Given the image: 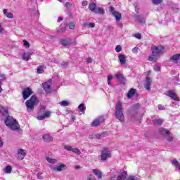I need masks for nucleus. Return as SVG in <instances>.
<instances>
[{
  "label": "nucleus",
  "instance_id": "1",
  "mask_svg": "<svg viewBox=\"0 0 180 180\" xmlns=\"http://www.w3.org/2000/svg\"><path fill=\"white\" fill-rule=\"evenodd\" d=\"M8 107H0V116L1 117H6L4 123L6 126H8L11 130H19V124L16 120L8 115Z\"/></svg>",
  "mask_w": 180,
  "mask_h": 180
},
{
  "label": "nucleus",
  "instance_id": "2",
  "mask_svg": "<svg viewBox=\"0 0 180 180\" xmlns=\"http://www.w3.org/2000/svg\"><path fill=\"white\" fill-rule=\"evenodd\" d=\"M152 54L148 57L149 61H157L158 57L164 54V47L161 46H153L151 48Z\"/></svg>",
  "mask_w": 180,
  "mask_h": 180
},
{
  "label": "nucleus",
  "instance_id": "3",
  "mask_svg": "<svg viewBox=\"0 0 180 180\" xmlns=\"http://www.w3.org/2000/svg\"><path fill=\"white\" fill-rule=\"evenodd\" d=\"M115 117L121 122V123H124V114H123V104L120 101H117L115 103Z\"/></svg>",
  "mask_w": 180,
  "mask_h": 180
},
{
  "label": "nucleus",
  "instance_id": "4",
  "mask_svg": "<svg viewBox=\"0 0 180 180\" xmlns=\"http://www.w3.org/2000/svg\"><path fill=\"white\" fill-rule=\"evenodd\" d=\"M39 103V100L36 96H32L31 98L26 101L25 105L28 112H33L34 106Z\"/></svg>",
  "mask_w": 180,
  "mask_h": 180
},
{
  "label": "nucleus",
  "instance_id": "5",
  "mask_svg": "<svg viewBox=\"0 0 180 180\" xmlns=\"http://www.w3.org/2000/svg\"><path fill=\"white\" fill-rule=\"evenodd\" d=\"M100 157L102 161H106L108 158H112V153L109 151V148H103Z\"/></svg>",
  "mask_w": 180,
  "mask_h": 180
},
{
  "label": "nucleus",
  "instance_id": "6",
  "mask_svg": "<svg viewBox=\"0 0 180 180\" xmlns=\"http://www.w3.org/2000/svg\"><path fill=\"white\" fill-rule=\"evenodd\" d=\"M109 12L115 18V20L119 22L122 19V14L115 10L113 6H110L108 8Z\"/></svg>",
  "mask_w": 180,
  "mask_h": 180
},
{
  "label": "nucleus",
  "instance_id": "7",
  "mask_svg": "<svg viewBox=\"0 0 180 180\" xmlns=\"http://www.w3.org/2000/svg\"><path fill=\"white\" fill-rule=\"evenodd\" d=\"M50 167L53 171H58V172H61V171H65V169H67V165L64 164H60V165L56 167L51 166Z\"/></svg>",
  "mask_w": 180,
  "mask_h": 180
},
{
  "label": "nucleus",
  "instance_id": "8",
  "mask_svg": "<svg viewBox=\"0 0 180 180\" xmlns=\"http://www.w3.org/2000/svg\"><path fill=\"white\" fill-rule=\"evenodd\" d=\"M166 95L167 96H169V98H171V99H173V101H179L178 96H176V94L172 91V90L167 91L166 92Z\"/></svg>",
  "mask_w": 180,
  "mask_h": 180
},
{
  "label": "nucleus",
  "instance_id": "9",
  "mask_svg": "<svg viewBox=\"0 0 180 180\" xmlns=\"http://www.w3.org/2000/svg\"><path fill=\"white\" fill-rule=\"evenodd\" d=\"M32 94H33V91L30 88L24 89V90L22 91L23 99H27V98H29V96H30Z\"/></svg>",
  "mask_w": 180,
  "mask_h": 180
},
{
  "label": "nucleus",
  "instance_id": "10",
  "mask_svg": "<svg viewBox=\"0 0 180 180\" xmlns=\"http://www.w3.org/2000/svg\"><path fill=\"white\" fill-rule=\"evenodd\" d=\"M60 43L64 47H67L68 46H71V39H70V38L60 39Z\"/></svg>",
  "mask_w": 180,
  "mask_h": 180
},
{
  "label": "nucleus",
  "instance_id": "11",
  "mask_svg": "<svg viewBox=\"0 0 180 180\" xmlns=\"http://www.w3.org/2000/svg\"><path fill=\"white\" fill-rule=\"evenodd\" d=\"M26 156V150L23 149H19L18 151V160H23Z\"/></svg>",
  "mask_w": 180,
  "mask_h": 180
},
{
  "label": "nucleus",
  "instance_id": "12",
  "mask_svg": "<svg viewBox=\"0 0 180 180\" xmlns=\"http://www.w3.org/2000/svg\"><path fill=\"white\" fill-rule=\"evenodd\" d=\"M51 112L50 111H46L43 115L37 117L38 120H44L46 117H50Z\"/></svg>",
  "mask_w": 180,
  "mask_h": 180
},
{
  "label": "nucleus",
  "instance_id": "13",
  "mask_svg": "<svg viewBox=\"0 0 180 180\" xmlns=\"http://www.w3.org/2000/svg\"><path fill=\"white\" fill-rule=\"evenodd\" d=\"M43 88L47 94L50 92V88H51V82H47L43 84Z\"/></svg>",
  "mask_w": 180,
  "mask_h": 180
},
{
  "label": "nucleus",
  "instance_id": "14",
  "mask_svg": "<svg viewBox=\"0 0 180 180\" xmlns=\"http://www.w3.org/2000/svg\"><path fill=\"white\" fill-rule=\"evenodd\" d=\"M102 122H103V118H98L95 120L92 123H91V126L93 127H95L96 126H99V124H101V123H102Z\"/></svg>",
  "mask_w": 180,
  "mask_h": 180
},
{
  "label": "nucleus",
  "instance_id": "15",
  "mask_svg": "<svg viewBox=\"0 0 180 180\" xmlns=\"http://www.w3.org/2000/svg\"><path fill=\"white\" fill-rule=\"evenodd\" d=\"M151 86V78L146 77V83H145V88L148 91H150V88Z\"/></svg>",
  "mask_w": 180,
  "mask_h": 180
},
{
  "label": "nucleus",
  "instance_id": "16",
  "mask_svg": "<svg viewBox=\"0 0 180 180\" xmlns=\"http://www.w3.org/2000/svg\"><path fill=\"white\" fill-rule=\"evenodd\" d=\"M180 59V53L175 54L172 56L170 58L171 61L173 63H176L177 64L178 61H179Z\"/></svg>",
  "mask_w": 180,
  "mask_h": 180
},
{
  "label": "nucleus",
  "instance_id": "17",
  "mask_svg": "<svg viewBox=\"0 0 180 180\" xmlns=\"http://www.w3.org/2000/svg\"><path fill=\"white\" fill-rule=\"evenodd\" d=\"M30 56H32V52L24 53L22 54V60H24V61H29Z\"/></svg>",
  "mask_w": 180,
  "mask_h": 180
},
{
  "label": "nucleus",
  "instance_id": "18",
  "mask_svg": "<svg viewBox=\"0 0 180 180\" xmlns=\"http://www.w3.org/2000/svg\"><path fill=\"white\" fill-rule=\"evenodd\" d=\"M118 58L120 60V64H122V65L126 64V56H124V55H119L118 56Z\"/></svg>",
  "mask_w": 180,
  "mask_h": 180
},
{
  "label": "nucleus",
  "instance_id": "19",
  "mask_svg": "<svg viewBox=\"0 0 180 180\" xmlns=\"http://www.w3.org/2000/svg\"><path fill=\"white\" fill-rule=\"evenodd\" d=\"M126 176H127V172H124L117 177V179L124 180L126 179Z\"/></svg>",
  "mask_w": 180,
  "mask_h": 180
},
{
  "label": "nucleus",
  "instance_id": "20",
  "mask_svg": "<svg viewBox=\"0 0 180 180\" xmlns=\"http://www.w3.org/2000/svg\"><path fill=\"white\" fill-rule=\"evenodd\" d=\"M43 140H44L46 142L49 143L50 141H53V138L49 134H44L43 136Z\"/></svg>",
  "mask_w": 180,
  "mask_h": 180
},
{
  "label": "nucleus",
  "instance_id": "21",
  "mask_svg": "<svg viewBox=\"0 0 180 180\" xmlns=\"http://www.w3.org/2000/svg\"><path fill=\"white\" fill-rule=\"evenodd\" d=\"M93 172L94 173L96 176H98V179H101V178H102V172H101V171H99L98 169H93Z\"/></svg>",
  "mask_w": 180,
  "mask_h": 180
},
{
  "label": "nucleus",
  "instance_id": "22",
  "mask_svg": "<svg viewBox=\"0 0 180 180\" xmlns=\"http://www.w3.org/2000/svg\"><path fill=\"white\" fill-rule=\"evenodd\" d=\"M44 70H46V67H44V65H40L39 67H38L37 72V74H43V72H44Z\"/></svg>",
  "mask_w": 180,
  "mask_h": 180
},
{
  "label": "nucleus",
  "instance_id": "23",
  "mask_svg": "<svg viewBox=\"0 0 180 180\" xmlns=\"http://www.w3.org/2000/svg\"><path fill=\"white\" fill-rule=\"evenodd\" d=\"M135 94H136V89H131L129 91V92H128L127 96V98H131Z\"/></svg>",
  "mask_w": 180,
  "mask_h": 180
},
{
  "label": "nucleus",
  "instance_id": "24",
  "mask_svg": "<svg viewBox=\"0 0 180 180\" xmlns=\"http://www.w3.org/2000/svg\"><path fill=\"white\" fill-rule=\"evenodd\" d=\"M95 13H99V15H105V10L102 8H97L95 10Z\"/></svg>",
  "mask_w": 180,
  "mask_h": 180
},
{
  "label": "nucleus",
  "instance_id": "25",
  "mask_svg": "<svg viewBox=\"0 0 180 180\" xmlns=\"http://www.w3.org/2000/svg\"><path fill=\"white\" fill-rule=\"evenodd\" d=\"M89 9H90L91 12H95V11H96V4H95V3H91L89 6Z\"/></svg>",
  "mask_w": 180,
  "mask_h": 180
},
{
  "label": "nucleus",
  "instance_id": "26",
  "mask_svg": "<svg viewBox=\"0 0 180 180\" xmlns=\"http://www.w3.org/2000/svg\"><path fill=\"white\" fill-rule=\"evenodd\" d=\"M84 27H95V23L94 22H84L83 23Z\"/></svg>",
  "mask_w": 180,
  "mask_h": 180
},
{
  "label": "nucleus",
  "instance_id": "27",
  "mask_svg": "<svg viewBox=\"0 0 180 180\" xmlns=\"http://www.w3.org/2000/svg\"><path fill=\"white\" fill-rule=\"evenodd\" d=\"M5 174H11L12 172V167L8 165L4 168Z\"/></svg>",
  "mask_w": 180,
  "mask_h": 180
},
{
  "label": "nucleus",
  "instance_id": "28",
  "mask_svg": "<svg viewBox=\"0 0 180 180\" xmlns=\"http://www.w3.org/2000/svg\"><path fill=\"white\" fill-rule=\"evenodd\" d=\"M46 160L50 164H56L57 162V160L53 159V158H49V157H46Z\"/></svg>",
  "mask_w": 180,
  "mask_h": 180
},
{
  "label": "nucleus",
  "instance_id": "29",
  "mask_svg": "<svg viewBox=\"0 0 180 180\" xmlns=\"http://www.w3.org/2000/svg\"><path fill=\"white\" fill-rule=\"evenodd\" d=\"M136 20H137V22H140L141 23H144L146 22L144 18L141 17V15L136 16Z\"/></svg>",
  "mask_w": 180,
  "mask_h": 180
},
{
  "label": "nucleus",
  "instance_id": "30",
  "mask_svg": "<svg viewBox=\"0 0 180 180\" xmlns=\"http://www.w3.org/2000/svg\"><path fill=\"white\" fill-rule=\"evenodd\" d=\"M160 133H161V134H169V131L164 129V128H160L159 129Z\"/></svg>",
  "mask_w": 180,
  "mask_h": 180
},
{
  "label": "nucleus",
  "instance_id": "31",
  "mask_svg": "<svg viewBox=\"0 0 180 180\" xmlns=\"http://www.w3.org/2000/svg\"><path fill=\"white\" fill-rule=\"evenodd\" d=\"M163 122H164V120H162L161 119H155V120H153L154 124H162Z\"/></svg>",
  "mask_w": 180,
  "mask_h": 180
},
{
  "label": "nucleus",
  "instance_id": "32",
  "mask_svg": "<svg viewBox=\"0 0 180 180\" xmlns=\"http://www.w3.org/2000/svg\"><path fill=\"white\" fill-rule=\"evenodd\" d=\"M78 109L80 110V112H85L86 107H85V105L82 103L78 106Z\"/></svg>",
  "mask_w": 180,
  "mask_h": 180
},
{
  "label": "nucleus",
  "instance_id": "33",
  "mask_svg": "<svg viewBox=\"0 0 180 180\" xmlns=\"http://www.w3.org/2000/svg\"><path fill=\"white\" fill-rule=\"evenodd\" d=\"M166 139L168 141H172V140H174L172 135H171V132L167 134Z\"/></svg>",
  "mask_w": 180,
  "mask_h": 180
},
{
  "label": "nucleus",
  "instance_id": "34",
  "mask_svg": "<svg viewBox=\"0 0 180 180\" xmlns=\"http://www.w3.org/2000/svg\"><path fill=\"white\" fill-rule=\"evenodd\" d=\"M115 77H117V79H120V81H124V77H122V75H120V73L116 74Z\"/></svg>",
  "mask_w": 180,
  "mask_h": 180
},
{
  "label": "nucleus",
  "instance_id": "35",
  "mask_svg": "<svg viewBox=\"0 0 180 180\" xmlns=\"http://www.w3.org/2000/svg\"><path fill=\"white\" fill-rule=\"evenodd\" d=\"M60 106H69L70 103L67 101H63L60 103Z\"/></svg>",
  "mask_w": 180,
  "mask_h": 180
},
{
  "label": "nucleus",
  "instance_id": "36",
  "mask_svg": "<svg viewBox=\"0 0 180 180\" xmlns=\"http://www.w3.org/2000/svg\"><path fill=\"white\" fill-rule=\"evenodd\" d=\"M72 151V153L77 154V155H81V150H79V149H78V148H73Z\"/></svg>",
  "mask_w": 180,
  "mask_h": 180
},
{
  "label": "nucleus",
  "instance_id": "37",
  "mask_svg": "<svg viewBox=\"0 0 180 180\" xmlns=\"http://www.w3.org/2000/svg\"><path fill=\"white\" fill-rule=\"evenodd\" d=\"M172 163L173 165H174V167H176L177 168L180 165L179 162H178V160H176V159L173 160L172 161Z\"/></svg>",
  "mask_w": 180,
  "mask_h": 180
},
{
  "label": "nucleus",
  "instance_id": "38",
  "mask_svg": "<svg viewBox=\"0 0 180 180\" xmlns=\"http://www.w3.org/2000/svg\"><path fill=\"white\" fill-rule=\"evenodd\" d=\"M57 33H65V27H60L56 30Z\"/></svg>",
  "mask_w": 180,
  "mask_h": 180
},
{
  "label": "nucleus",
  "instance_id": "39",
  "mask_svg": "<svg viewBox=\"0 0 180 180\" xmlns=\"http://www.w3.org/2000/svg\"><path fill=\"white\" fill-rule=\"evenodd\" d=\"M127 180H139V178L136 176H129Z\"/></svg>",
  "mask_w": 180,
  "mask_h": 180
},
{
  "label": "nucleus",
  "instance_id": "40",
  "mask_svg": "<svg viewBox=\"0 0 180 180\" xmlns=\"http://www.w3.org/2000/svg\"><path fill=\"white\" fill-rule=\"evenodd\" d=\"M37 177L38 178V179H43L44 178L43 176V173L42 172L37 173Z\"/></svg>",
  "mask_w": 180,
  "mask_h": 180
},
{
  "label": "nucleus",
  "instance_id": "41",
  "mask_svg": "<svg viewBox=\"0 0 180 180\" xmlns=\"http://www.w3.org/2000/svg\"><path fill=\"white\" fill-rule=\"evenodd\" d=\"M69 28L71 30L75 29V22H72L70 23Z\"/></svg>",
  "mask_w": 180,
  "mask_h": 180
},
{
  "label": "nucleus",
  "instance_id": "42",
  "mask_svg": "<svg viewBox=\"0 0 180 180\" xmlns=\"http://www.w3.org/2000/svg\"><path fill=\"white\" fill-rule=\"evenodd\" d=\"M115 51L117 53H120V51H122V46L117 45L115 48Z\"/></svg>",
  "mask_w": 180,
  "mask_h": 180
},
{
  "label": "nucleus",
  "instance_id": "43",
  "mask_svg": "<svg viewBox=\"0 0 180 180\" xmlns=\"http://www.w3.org/2000/svg\"><path fill=\"white\" fill-rule=\"evenodd\" d=\"M6 17L8 18V19H13V13H8L7 15H6Z\"/></svg>",
  "mask_w": 180,
  "mask_h": 180
},
{
  "label": "nucleus",
  "instance_id": "44",
  "mask_svg": "<svg viewBox=\"0 0 180 180\" xmlns=\"http://www.w3.org/2000/svg\"><path fill=\"white\" fill-rule=\"evenodd\" d=\"M153 2L156 5H159V4H161V2H162V0H153Z\"/></svg>",
  "mask_w": 180,
  "mask_h": 180
},
{
  "label": "nucleus",
  "instance_id": "45",
  "mask_svg": "<svg viewBox=\"0 0 180 180\" xmlns=\"http://www.w3.org/2000/svg\"><path fill=\"white\" fill-rule=\"evenodd\" d=\"M62 68H65L66 67H68V63L67 62H63L61 64Z\"/></svg>",
  "mask_w": 180,
  "mask_h": 180
},
{
  "label": "nucleus",
  "instance_id": "46",
  "mask_svg": "<svg viewBox=\"0 0 180 180\" xmlns=\"http://www.w3.org/2000/svg\"><path fill=\"white\" fill-rule=\"evenodd\" d=\"M134 36V37H136V39H141V34L140 33L135 34Z\"/></svg>",
  "mask_w": 180,
  "mask_h": 180
},
{
  "label": "nucleus",
  "instance_id": "47",
  "mask_svg": "<svg viewBox=\"0 0 180 180\" xmlns=\"http://www.w3.org/2000/svg\"><path fill=\"white\" fill-rule=\"evenodd\" d=\"M24 42V46H26V47H30V44H29V42L26 40H24L23 41Z\"/></svg>",
  "mask_w": 180,
  "mask_h": 180
},
{
  "label": "nucleus",
  "instance_id": "48",
  "mask_svg": "<svg viewBox=\"0 0 180 180\" xmlns=\"http://www.w3.org/2000/svg\"><path fill=\"white\" fill-rule=\"evenodd\" d=\"M87 180H96L94 175H89L87 178Z\"/></svg>",
  "mask_w": 180,
  "mask_h": 180
},
{
  "label": "nucleus",
  "instance_id": "49",
  "mask_svg": "<svg viewBox=\"0 0 180 180\" xmlns=\"http://www.w3.org/2000/svg\"><path fill=\"white\" fill-rule=\"evenodd\" d=\"M134 109H139L140 108V104L137 103L132 106Z\"/></svg>",
  "mask_w": 180,
  "mask_h": 180
},
{
  "label": "nucleus",
  "instance_id": "50",
  "mask_svg": "<svg viewBox=\"0 0 180 180\" xmlns=\"http://www.w3.org/2000/svg\"><path fill=\"white\" fill-rule=\"evenodd\" d=\"M40 112L46 113V107L45 106H41V108H40Z\"/></svg>",
  "mask_w": 180,
  "mask_h": 180
},
{
  "label": "nucleus",
  "instance_id": "51",
  "mask_svg": "<svg viewBox=\"0 0 180 180\" xmlns=\"http://www.w3.org/2000/svg\"><path fill=\"white\" fill-rule=\"evenodd\" d=\"M65 150H67L68 151H72V147H71V146H65Z\"/></svg>",
  "mask_w": 180,
  "mask_h": 180
},
{
  "label": "nucleus",
  "instance_id": "52",
  "mask_svg": "<svg viewBox=\"0 0 180 180\" xmlns=\"http://www.w3.org/2000/svg\"><path fill=\"white\" fill-rule=\"evenodd\" d=\"M153 70H154L155 71H160V66H158V65H155V66L153 67Z\"/></svg>",
  "mask_w": 180,
  "mask_h": 180
},
{
  "label": "nucleus",
  "instance_id": "53",
  "mask_svg": "<svg viewBox=\"0 0 180 180\" xmlns=\"http://www.w3.org/2000/svg\"><path fill=\"white\" fill-rule=\"evenodd\" d=\"M158 108L160 110H164L165 109V107H164L162 105H159Z\"/></svg>",
  "mask_w": 180,
  "mask_h": 180
},
{
  "label": "nucleus",
  "instance_id": "54",
  "mask_svg": "<svg viewBox=\"0 0 180 180\" xmlns=\"http://www.w3.org/2000/svg\"><path fill=\"white\" fill-rule=\"evenodd\" d=\"M113 78V76H112L111 75H109L108 76V82L112 81V79Z\"/></svg>",
  "mask_w": 180,
  "mask_h": 180
},
{
  "label": "nucleus",
  "instance_id": "55",
  "mask_svg": "<svg viewBox=\"0 0 180 180\" xmlns=\"http://www.w3.org/2000/svg\"><path fill=\"white\" fill-rule=\"evenodd\" d=\"M74 168H75V169H79L81 168V166H79V165H75V167H74Z\"/></svg>",
  "mask_w": 180,
  "mask_h": 180
},
{
  "label": "nucleus",
  "instance_id": "56",
  "mask_svg": "<svg viewBox=\"0 0 180 180\" xmlns=\"http://www.w3.org/2000/svg\"><path fill=\"white\" fill-rule=\"evenodd\" d=\"M3 13H4V15H8V9L4 8V9L3 10Z\"/></svg>",
  "mask_w": 180,
  "mask_h": 180
},
{
  "label": "nucleus",
  "instance_id": "57",
  "mask_svg": "<svg viewBox=\"0 0 180 180\" xmlns=\"http://www.w3.org/2000/svg\"><path fill=\"white\" fill-rule=\"evenodd\" d=\"M86 5H88V1H82V6H86Z\"/></svg>",
  "mask_w": 180,
  "mask_h": 180
},
{
  "label": "nucleus",
  "instance_id": "58",
  "mask_svg": "<svg viewBox=\"0 0 180 180\" xmlns=\"http://www.w3.org/2000/svg\"><path fill=\"white\" fill-rule=\"evenodd\" d=\"M65 6H66V8H71V4H70V2H67L65 4Z\"/></svg>",
  "mask_w": 180,
  "mask_h": 180
},
{
  "label": "nucleus",
  "instance_id": "59",
  "mask_svg": "<svg viewBox=\"0 0 180 180\" xmlns=\"http://www.w3.org/2000/svg\"><path fill=\"white\" fill-rule=\"evenodd\" d=\"M86 61H87V63H92V58H88Z\"/></svg>",
  "mask_w": 180,
  "mask_h": 180
},
{
  "label": "nucleus",
  "instance_id": "60",
  "mask_svg": "<svg viewBox=\"0 0 180 180\" xmlns=\"http://www.w3.org/2000/svg\"><path fill=\"white\" fill-rule=\"evenodd\" d=\"M63 18L58 17L57 22H62Z\"/></svg>",
  "mask_w": 180,
  "mask_h": 180
},
{
  "label": "nucleus",
  "instance_id": "61",
  "mask_svg": "<svg viewBox=\"0 0 180 180\" xmlns=\"http://www.w3.org/2000/svg\"><path fill=\"white\" fill-rule=\"evenodd\" d=\"M133 53H137V48H134L132 49Z\"/></svg>",
  "mask_w": 180,
  "mask_h": 180
},
{
  "label": "nucleus",
  "instance_id": "62",
  "mask_svg": "<svg viewBox=\"0 0 180 180\" xmlns=\"http://www.w3.org/2000/svg\"><path fill=\"white\" fill-rule=\"evenodd\" d=\"M2 32H4V28H3L2 26L0 25V33H2Z\"/></svg>",
  "mask_w": 180,
  "mask_h": 180
},
{
  "label": "nucleus",
  "instance_id": "63",
  "mask_svg": "<svg viewBox=\"0 0 180 180\" xmlns=\"http://www.w3.org/2000/svg\"><path fill=\"white\" fill-rule=\"evenodd\" d=\"M2 146H4V142H2V140H1L0 138V147H2Z\"/></svg>",
  "mask_w": 180,
  "mask_h": 180
},
{
  "label": "nucleus",
  "instance_id": "64",
  "mask_svg": "<svg viewBox=\"0 0 180 180\" xmlns=\"http://www.w3.org/2000/svg\"><path fill=\"white\" fill-rule=\"evenodd\" d=\"M71 119H72V122H75V116L72 115L71 117Z\"/></svg>",
  "mask_w": 180,
  "mask_h": 180
}]
</instances>
